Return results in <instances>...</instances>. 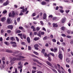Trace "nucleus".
<instances>
[{"label": "nucleus", "mask_w": 73, "mask_h": 73, "mask_svg": "<svg viewBox=\"0 0 73 73\" xmlns=\"http://www.w3.org/2000/svg\"><path fill=\"white\" fill-rule=\"evenodd\" d=\"M19 58H13V59L11 60V61H20L21 60V58H25L26 57L22 56H19Z\"/></svg>", "instance_id": "nucleus-1"}, {"label": "nucleus", "mask_w": 73, "mask_h": 73, "mask_svg": "<svg viewBox=\"0 0 73 73\" xmlns=\"http://www.w3.org/2000/svg\"><path fill=\"white\" fill-rule=\"evenodd\" d=\"M15 13L14 11H13L12 12V13L11 14V13H10L9 14V17H15Z\"/></svg>", "instance_id": "nucleus-2"}, {"label": "nucleus", "mask_w": 73, "mask_h": 73, "mask_svg": "<svg viewBox=\"0 0 73 73\" xmlns=\"http://www.w3.org/2000/svg\"><path fill=\"white\" fill-rule=\"evenodd\" d=\"M62 54L61 53L59 54V55L58 56V57L60 58V60H62L63 56Z\"/></svg>", "instance_id": "nucleus-3"}, {"label": "nucleus", "mask_w": 73, "mask_h": 73, "mask_svg": "<svg viewBox=\"0 0 73 73\" xmlns=\"http://www.w3.org/2000/svg\"><path fill=\"white\" fill-rule=\"evenodd\" d=\"M66 18L65 17H64L61 20V23H62L63 24H64L66 21Z\"/></svg>", "instance_id": "nucleus-4"}, {"label": "nucleus", "mask_w": 73, "mask_h": 73, "mask_svg": "<svg viewBox=\"0 0 73 73\" xmlns=\"http://www.w3.org/2000/svg\"><path fill=\"white\" fill-rule=\"evenodd\" d=\"M38 44H36L34 46V47L35 49H36V50H38V47L39 46Z\"/></svg>", "instance_id": "nucleus-5"}, {"label": "nucleus", "mask_w": 73, "mask_h": 73, "mask_svg": "<svg viewBox=\"0 0 73 73\" xmlns=\"http://www.w3.org/2000/svg\"><path fill=\"white\" fill-rule=\"evenodd\" d=\"M7 28L8 29H10L12 30L13 27L12 25H9L7 26Z\"/></svg>", "instance_id": "nucleus-6"}, {"label": "nucleus", "mask_w": 73, "mask_h": 73, "mask_svg": "<svg viewBox=\"0 0 73 73\" xmlns=\"http://www.w3.org/2000/svg\"><path fill=\"white\" fill-rule=\"evenodd\" d=\"M6 20V17H3L1 18V21H2V22H4Z\"/></svg>", "instance_id": "nucleus-7"}, {"label": "nucleus", "mask_w": 73, "mask_h": 73, "mask_svg": "<svg viewBox=\"0 0 73 73\" xmlns=\"http://www.w3.org/2000/svg\"><path fill=\"white\" fill-rule=\"evenodd\" d=\"M27 40L28 43H30L31 42V40L30 39V38L29 37H27Z\"/></svg>", "instance_id": "nucleus-8"}, {"label": "nucleus", "mask_w": 73, "mask_h": 73, "mask_svg": "<svg viewBox=\"0 0 73 73\" xmlns=\"http://www.w3.org/2000/svg\"><path fill=\"white\" fill-rule=\"evenodd\" d=\"M11 19H7V24H10V23H11Z\"/></svg>", "instance_id": "nucleus-9"}, {"label": "nucleus", "mask_w": 73, "mask_h": 73, "mask_svg": "<svg viewBox=\"0 0 73 73\" xmlns=\"http://www.w3.org/2000/svg\"><path fill=\"white\" fill-rule=\"evenodd\" d=\"M43 19L44 20H45V19H46V13H44V14Z\"/></svg>", "instance_id": "nucleus-10"}, {"label": "nucleus", "mask_w": 73, "mask_h": 73, "mask_svg": "<svg viewBox=\"0 0 73 73\" xmlns=\"http://www.w3.org/2000/svg\"><path fill=\"white\" fill-rule=\"evenodd\" d=\"M53 25V27H55V28H57L58 27V25L57 24H55V23H53L52 24Z\"/></svg>", "instance_id": "nucleus-11"}, {"label": "nucleus", "mask_w": 73, "mask_h": 73, "mask_svg": "<svg viewBox=\"0 0 73 73\" xmlns=\"http://www.w3.org/2000/svg\"><path fill=\"white\" fill-rule=\"evenodd\" d=\"M22 11V12H23V13H24L25 12H27V8H25V9H24V8L23 9Z\"/></svg>", "instance_id": "nucleus-12"}, {"label": "nucleus", "mask_w": 73, "mask_h": 73, "mask_svg": "<svg viewBox=\"0 0 73 73\" xmlns=\"http://www.w3.org/2000/svg\"><path fill=\"white\" fill-rule=\"evenodd\" d=\"M10 40H11L12 41H15L16 40L15 39V38H14L13 37H10Z\"/></svg>", "instance_id": "nucleus-13"}, {"label": "nucleus", "mask_w": 73, "mask_h": 73, "mask_svg": "<svg viewBox=\"0 0 73 73\" xmlns=\"http://www.w3.org/2000/svg\"><path fill=\"white\" fill-rule=\"evenodd\" d=\"M46 64H47L48 65L50 66H52V64H51V63L49 62L48 61H47L46 62Z\"/></svg>", "instance_id": "nucleus-14"}, {"label": "nucleus", "mask_w": 73, "mask_h": 73, "mask_svg": "<svg viewBox=\"0 0 73 73\" xmlns=\"http://www.w3.org/2000/svg\"><path fill=\"white\" fill-rule=\"evenodd\" d=\"M6 52H8V53H12V51L11 50H6Z\"/></svg>", "instance_id": "nucleus-15"}, {"label": "nucleus", "mask_w": 73, "mask_h": 73, "mask_svg": "<svg viewBox=\"0 0 73 73\" xmlns=\"http://www.w3.org/2000/svg\"><path fill=\"white\" fill-rule=\"evenodd\" d=\"M66 62H68V63H69V62H70V60H69V59L68 58L66 59Z\"/></svg>", "instance_id": "nucleus-16"}, {"label": "nucleus", "mask_w": 73, "mask_h": 73, "mask_svg": "<svg viewBox=\"0 0 73 73\" xmlns=\"http://www.w3.org/2000/svg\"><path fill=\"white\" fill-rule=\"evenodd\" d=\"M41 5H45L46 3L45 1H42L41 3Z\"/></svg>", "instance_id": "nucleus-17"}, {"label": "nucleus", "mask_w": 73, "mask_h": 73, "mask_svg": "<svg viewBox=\"0 0 73 73\" xmlns=\"http://www.w3.org/2000/svg\"><path fill=\"white\" fill-rule=\"evenodd\" d=\"M23 37L24 39H26V38H27V36L25 34H23Z\"/></svg>", "instance_id": "nucleus-18"}, {"label": "nucleus", "mask_w": 73, "mask_h": 73, "mask_svg": "<svg viewBox=\"0 0 73 73\" xmlns=\"http://www.w3.org/2000/svg\"><path fill=\"white\" fill-rule=\"evenodd\" d=\"M49 54H50L51 55V56H53V57H54V56H55V55H54V53H52V52H50Z\"/></svg>", "instance_id": "nucleus-19"}, {"label": "nucleus", "mask_w": 73, "mask_h": 73, "mask_svg": "<svg viewBox=\"0 0 73 73\" xmlns=\"http://www.w3.org/2000/svg\"><path fill=\"white\" fill-rule=\"evenodd\" d=\"M41 35H44L45 34V33L44 32H42L41 31H39Z\"/></svg>", "instance_id": "nucleus-20"}, {"label": "nucleus", "mask_w": 73, "mask_h": 73, "mask_svg": "<svg viewBox=\"0 0 73 73\" xmlns=\"http://www.w3.org/2000/svg\"><path fill=\"white\" fill-rule=\"evenodd\" d=\"M52 20L54 21V20H57V18L56 17H54L53 18Z\"/></svg>", "instance_id": "nucleus-21"}, {"label": "nucleus", "mask_w": 73, "mask_h": 73, "mask_svg": "<svg viewBox=\"0 0 73 73\" xmlns=\"http://www.w3.org/2000/svg\"><path fill=\"white\" fill-rule=\"evenodd\" d=\"M45 49L44 48L41 51L42 53H43V54H44V53H45Z\"/></svg>", "instance_id": "nucleus-22"}, {"label": "nucleus", "mask_w": 73, "mask_h": 73, "mask_svg": "<svg viewBox=\"0 0 73 73\" xmlns=\"http://www.w3.org/2000/svg\"><path fill=\"white\" fill-rule=\"evenodd\" d=\"M40 39V38L39 37H37L34 38V41H37Z\"/></svg>", "instance_id": "nucleus-23"}, {"label": "nucleus", "mask_w": 73, "mask_h": 73, "mask_svg": "<svg viewBox=\"0 0 73 73\" xmlns=\"http://www.w3.org/2000/svg\"><path fill=\"white\" fill-rule=\"evenodd\" d=\"M10 43L11 44H16V42L14 41V42H13V41H11L10 42Z\"/></svg>", "instance_id": "nucleus-24"}, {"label": "nucleus", "mask_w": 73, "mask_h": 73, "mask_svg": "<svg viewBox=\"0 0 73 73\" xmlns=\"http://www.w3.org/2000/svg\"><path fill=\"white\" fill-rule=\"evenodd\" d=\"M40 32L39 31L38 34H37V35L38 36H39L40 37H41V33H40Z\"/></svg>", "instance_id": "nucleus-25"}, {"label": "nucleus", "mask_w": 73, "mask_h": 73, "mask_svg": "<svg viewBox=\"0 0 73 73\" xmlns=\"http://www.w3.org/2000/svg\"><path fill=\"white\" fill-rule=\"evenodd\" d=\"M5 44L6 45H9V43L7 42H5Z\"/></svg>", "instance_id": "nucleus-26"}, {"label": "nucleus", "mask_w": 73, "mask_h": 73, "mask_svg": "<svg viewBox=\"0 0 73 73\" xmlns=\"http://www.w3.org/2000/svg\"><path fill=\"white\" fill-rule=\"evenodd\" d=\"M44 56L45 57H49V54H47L46 53H45L44 54Z\"/></svg>", "instance_id": "nucleus-27"}, {"label": "nucleus", "mask_w": 73, "mask_h": 73, "mask_svg": "<svg viewBox=\"0 0 73 73\" xmlns=\"http://www.w3.org/2000/svg\"><path fill=\"white\" fill-rule=\"evenodd\" d=\"M23 13H22V10L21 11V13H20L19 14V16H23Z\"/></svg>", "instance_id": "nucleus-28"}, {"label": "nucleus", "mask_w": 73, "mask_h": 73, "mask_svg": "<svg viewBox=\"0 0 73 73\" xmlns=\"http://www.w3.org/2000/svg\"><path fill=\"white\" fill-rule=\"evenodd\" d=\"M65 27L64 26H63L61 27V29L62 31H65Z\"/></svg>", "instance_id": "nucleus-29"}, {"label": "nucleus", "mask_w": 73, "mask_h": 73, "mask_svg": "<svg viewBox=\"0 0 73 73\" xmlns=\"http://www.w3.org/2000/svg\"><path fill=\"white\" fill-rule=\"evenodd\" d=\"M52 70L53 71V72H55L56 73H57V72L56 70L54 69L53 68V69H52Z\"/></svg>", "instance_id": "nucleus-30"}, {"label": "nucleus", "mask_w": 73, "mask_h": 73, "mask_svg": "<svg viewBox=\"0 0 73 73\" xmlns=\"http://www.w3.org/2000/svg\"><path fill=\"white\" fill-rule=\"evenodd\" d=\"M57 65L58 66V69H61V67H60V65L59 64H57Z\"/></svg>", "instance_id": "nucleus-31"}, {"label": "nucleus", "mask_w": 73, "mask_h": 73, "mask_svg": "<svg viewBox=\"0 0 73 73\" xmlns=\"http://www.w3.org/2000/svg\"><path fill=\"white\" fill-rule=\"evenodd\" d=\"M66 37L67 38H72V36L69 35H67L66 36Z\"/></svg>", "instance_id": "nucleus-32"}, {"label": "nucleus", "mask_w": 73, "mask_h": 73, "mask_svg": "<svg viewBox=\"0 0 73 73\" xmlns=\"http://www.w3.org/2000/svg\"><path fill=\"white\" fill-rule=\"evenodd\" d=\"M54 52H57L58 49L56 48H54Z\"/></svg>", "instance_id": "nucleus-33"}, {"label": "nucleus", "mask_w": 73, "mask_h": 73, "mask_svg": "<svg viewBox=\"0 0 73 73\" xmlns=\"http://www.w3.org/2000/svg\"><path fill=\"white\" fill-rule=\"evenodd\" d=\"M36 31H39L40 29V28L39 27H38L36 28Z\"/></svg>", "instance_id": "nucleus-34"}, {"label": "nucleus", "mask_w": 73, "mask_h": 73, "mask_svg": "<svg viewBox=\"0 0 73 73\" xmlns=\"http://www.w3.org/2000/svg\"><path fill=\"white\" fill-rule=\"evenodd\" d=\"M48 57V61H52V60L50 58V57L49 56Z\"/></svg>", "instance_id": "nucleus-35"}, {"label": "nucleus", "mask_w": 73, "mask_h": 73, "mask_svg": "<svg viewBox=\"0 0 73 73\" xmlns=\"http://www.w3.org/2000/svg\"><path fill=\"white\" fill-rule=\"evenodd\" d=\"M12 46L13 47H14V48H15L17 46V45H16V44H13L12 45Z\"/></svg>", "instance_id": "nucleus-36"}, {"label": "nucleus", "mask_w": 73, "mask_h": 73, "mask_svg": "<svg viewBox=\"0 0 73 73\" xmlns=\"http://www.w3.org/2000/svg\"><path fill=\"white\" fill-rule=\"evenodd\" d=\"M20 18L19 17L17 19V21L18 22H19L20 21Z\"/></svg>", "instance_id": "nucleus-37"}, {"label": "nucleus", "mask_w": 73, "mask_h": 73, "mask_svg": "<svg viewBox=\"0 0 73 73\" xmlns=\"http://www.w3.org/2000/svg\"><path fill=\"white\" fill-rule=\"evenodd\" d=\"M16 40L17 41V42H19V38H18L17 37H16Z\"/></svg>", "instance_id": "nucleus-38"}, {"label": "nucleus", "mask_w": 73, "mask_h": 73, "mask_svg": "<svg viewBox=\"0 0 73 73\" xmlns=\"http://www.w3.org/2000/svg\"><path fill=\"white\" fill-rule=\"evenodd\" d=\"M33 60L35 62H37L38 61L35 59H33Z\"/></svg>", "instance_id": "nucleus-39"}, {"label": "nucleus", "mask_w": 73, "mask_h": 73, "mask_svg": "<svg viewBox=\"0 0 73 73\" xmlns=\"http://www.w3.org/2000/svg\"><path fill=\"white\" fill-rule=\"evenodd\" d=\"M52 40L54 42H56V40L55 39H52Z\"/></svg>", "instance_id": "nucleus-40"}, {"label": "nucleus", "mask_w": 73, "mask_h": 73, "mask_svg": "<svg viewBox=\"0 0 73 73\" xmlns=\"http://www.w3.org/2000/svg\"><path fill=\"white\" fill-rule=\"evenodd\" d=\"M3 14H5V13H7V10H5L3 11Z\"/></svg>", "instance_id": "nucleus-41"}, {"label": "nucleus", "mask_w": 73, "mask_h": 73, "mask_svg": "<svg viewBox=\"0 0 73 73\" xmlns=\"http://www.w3.org/2000/svg\"><path fill=\"white\" fill-rule=\"evenodd\" d=\"M19 29L21 30H22L23 29V27H19Z\"/></svg>", "instance_id": "nucleus-42"}, {"label": "nucleus", "mask_w": 73, "mask_h": 73, "mask_svg": "<svg viewBox=\"0 0 73 73\" xmlns=\"http://www.w3.org/2000/svg\"><path fill=\"white\" fill-rule=\"evenodd\" d=\"M43 40H46L47 39V36H45L43 38Z\"/></svg>", "instance_id": "nucleus-43"}, {"label": "nucleus", "mask_w": 73, "mask_h": 73, "mask_svg": "<svg viewBox=\"0 0 73 73\" xmlns=\"http://www.w3.org/2000/svg\"><path fill=\"white\" fill-rule=\"evenodd\" d=\"M36 15V13H34L33 14L32 16L33 17H34V16H35Z\"/></svg>", "instance_id": "nucleus-44"}, {"label": "nucleus", "mask_w": 73, "mask_h": 73, "mask_svg": "<svg viewBox=\"0 0 73 73\" xmlns=\"http://www.w3.org/2000/svg\"><path fill=\"white\" fill-rule=\"evenodd\" d=\"M33 53L36 55H38V53H37V52H36V51H34Z\"/></svg>", "instance_id": "nucleus-45"}, {"label": "nucleus", "mask_w": 73, "mask_h": 73, "mask_svg": "<svg viewBox=\"0 0 73 73\" xmlns=\"http://www.w3.org/2000/svg\"><path fill=\"white\" fill-rule=\"evenodd\" d=\"M8 5L6 2L4 3L3 4V5H4V6H6V5Z\"/></svg>", "instance_id": "nucleus-46"}, {"label": "nucleus", "mask_w": 73, "mask_h": 73, "mask_svg": "<svg viewBox=\"0 0 73 73\" xmlns=\"http://www.w3.org/2000/svg\"><path fill=\"white\" fill-rule=\"evenodd\" d=\"M7 32L8 33H10L11 32V31L10 30H8L7 31Z\"/></svg>", "instance_id": "nucleus-47"}, {"label": "nucleus", "mask_w": 73, "mask_h": 73, "mask_svg": "<svg viewBox=\"0 0 73 73\" xmlns=\"http://www.w3.org/2000/svg\"><path fill=\"white\" fill-rule=\"evenodd\" d=\"M17 33H21V31L20 30H18L17 31Z\"/></svg>", "instance_id": "nucleus-48"}, {"label": "nucleus", "mask_w": 73, "mask_h": 73, "mask_svg": "<svg viewBox=\"0 0 73 73\" xmlns=\"http://www.w3.org/2000/svg\"><path fill=\"white\" fill-rule=\"evenodd\" d=\"M61 36H63V37H66V35H65L64 34H61Z\"/></svg>", "instance_id": "nucleus-49"}, {"label": "nucleus", "mask_w": 73, "mask_h": 73, "mask_svg": "<svg viewBox=\"0 0 73 73\" xmlns=\"http://www.w3.org/2000/svg\"><path fill=\"white\" fill-rule=\"evenodd\" d=\"M33 34V33H32V32H31V33H30V37H32V34Z\"/></svg>", "instance_id": "nucleus-50"}, {"label": "nucleus", "mask_w": 73, "mask_h": 73, "mask_svg": "<svg viewBox=\"0 0 73 73\" xmlns=\"http://www.w3.org/2000/svg\"><path fill=\"white\" fill-rule=\"evenodd\" d=\"M6 3H7V4H8L9 3V0H7L6 1Z\"/></svg>", "instance_id": "nucleus-51"}, {"label": "nucleus", "mask_w": 73, "mask_h": 73, "mask_svg": "<svg viewBox=\"0 0 73 73\" xmlns=\"http://www.w3.org/2000/svg\"><path fill=\"white\" fill-rule=\"evenodd\" d=\"M22 35L23 34L22 33H19L18 34V35L19 36H21V37L22 36Z\"/></svg>", "instance_id": "nucleus-52"}, {"label": "nucleus", "mask_w": 73, "mask_h": 73, "mask_svg": "<svg viewBox=\"0 0 73 73\" xmlns=\"http://www.w3.org/2000/svg\"><path fill=\"white\" fill-rule=\"evenodd\" d=\"M31 46H28V50H31Z\"/></svg>", "instance_id": "nucleus-53"}, {"label": "nucleus", "mask_w": 73, "mask_h": 73, "mask_svg": "<svg viewBox=\"0 0 73 73\" xmlns=\"http://www.w3.org/2000/svg\"><path fill=\"white\" fill-rule=\"evenodd\" d=\"M29 64V63L28 62H26L24 64V65H28Z\"/></svg>", "instance_id": "nucleus-54"}, {"label": "nucleus", "mask_w": 73, "mask_h": 73, "mask_svg": "<svg viewBox=\"0 0 73 73\" xmlns=\"http://www.w3.org/2000/svg\"><path fill=\"white\" fill-rule=\"evenodd\" d=\"M21 44L23 45H25V42H22Z\"/></svg>", "instance_id": "nucleus-55"}, {"label": "nucleus", "mask_w": 73, "mask_h": 73, "mask_svg": "<svg viewBox=\"0 0 73 73\" xmlns=\"http://www.w3.org/2000/svg\"><path fill=\"white\" fill-rule=\"evenodd\" d=\"M68 72H69V73H71V70H70V69H68Z\"/></svg>", "instance_id": "nucleus-56"}, {"label": "nucleus", "mask_w": 73, "mask_h": 73, "mask_svg": "<svg viewBox=\"0 0 73 73\" xmlns=\"http://www.w3.org/2000/svg\"><path fill=\"white\" fill-rule=\"evenodd\" d=\"M45 46L46 47L47 46H49V44H48V43H46L45 45Z\"/></svg>", "instance_id": "nucleus-57"}, {"label": "nucleus", "mask_w": 73, "mask_h": 73, "mask_svg": "<svg viewBox=\"0 0 73 73\" xmlns=\"http://www.w3.org/2000/svg\"><path fill=\"white\" fill-rule=\"evenodd\" d=\"M17 68H15V73H17Z\"/></svg>", "instance_id": "nucleus-58"}, {"label": "nucleus", "mask_w": 73, "mask_h": 73, "mask_svg": "<svg viewBox=\"0 0 73 73\" xmlns=\"http://www.w3.org/2000/svg\"><path fill=\"white\" fill-rule=\"evenodd\" d=\"M60 12L61 13H63L64 12V10H63L62 9H61L60 10Z\"/></svg>", "instance_id": "nucleus-59"}, {"label": "nucleus", "mask_w": 73, "mask_h": 73, "mask_svg": "<svg viewBox=\"0 0 73 73\" xmlns=\"http://www.w3.org/2000/svg\"><path fill=\"white\" fill-rule=\"evenodd\" d=\"M20 52L19 51H16L15 52H14V53H19Z\"/></svg>", "instance_id": "nucleus-60"}, {"label": "nucleus", "mask_w": 73, "mask_h": 73, "mask_svg": "<svg viewBox=\"0 0 73 73\" xmlns=\"http://www.w3.org/2000/svg\"><path fill=\"white\" fill-rule=\"evenodd\" d=\"M24 6H23L22 7H20V9H24Z\"/></svg>", "instance_id": "nucleus-61"}, {"label": "nucleus", "mask_w": 73, "mask_h": 73, "mask_svg": "<svg viewBox=\"0 0 73 73\" xmlns=\"http://www.w3.org/2000/svg\"><path fill=\"white\" fill-rule=\"evenodd\" d=\"M0 41H3V38L2 37H1L0 38Z\"/></svg>", "instance_id": "nucleus-62"}, {"label": "nucleus", "mask_w": 73, "mask_h": 73, "mask_svg": "<svg viewBox=\"0 0 73 73\" xmlns=\"http://www.w3.org/2000/svg\"><path fill=\"white\" fill-rule=\"evenodd\" d=\"M62 44L64 46H65V42H62Z\"/></svg>", "instance_id": "nucleus-63"}, {"label": "nucleus", "mask_w": 73, "mask_h": 73, "mask_svg": "<svg viewBox=\"0 0 73 73\" xmlns=\"http://www.w3.org/2000/svg\"><path fill=\"white\" fill-rule=\"evenodd\" d=\"M37 73H42V72L41 71H39L37 72Z\"/></svg>", "instance_id": "nucleus-64"}]
</instances>
